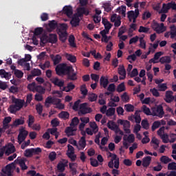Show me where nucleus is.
I'll use <instances>...</instances> for the list:
<instances>
[{"instance_id": "f257e3e1", "label": "nucleus", "mask_w": 176, "mask_h": 176, "mask_svg": "<svg viewBox=\"0 0 176 176\" xmlns=\"http://www.w3.org/2000/svg\"><path fill=\"white\" fill-rule=\"evenodd\" d=\"M12 103L13 104L10 105L9 107L10 112V113H16V112H19V111L24 107L25 101L23 99L16 98L14 96H12Z\"/></svg>"}, {"instance_id": "f03ea898", "label": "nucleus", "mask_w": 176, "mask_h": 176, "mask_svg": "<svg viewBox=\"0 0 176 176\" xmlns=\"http://www.w3.org/2000/svg\"><path fill=\"white\" fill-rule=\"evenodd\" d=\"M71 67L72 66L67 65V64L65 63H60L55 68L56 75H58V76H63V75H67V74L69 72L71 69Z\"/></svg>"}, {"instance_id": "7ed1b4c3", "label": "nucleus", "mask_w": 176, "mask_h": 176, "mask_svg": "<svg viewBox=\"0 0 176 176\" xmlns=\"http://www.w3.org/2000/svg\"><path fill=\"white\" fill-rule=\"evenodd\" d=\"M16 148L13 145L4 146L0 148V159L3 157V155L9 156L12 153H14Z\"/></svg>"}, {"instance_id": "20e7f679", "label": "nucleus", "mask_w": 176, "mask_h": 176, "mask_svg": "<svg viewBox=\"0 0 176 176\" xmlns=\"http://www.w3.org/2000/svg\"><path fill=\"white\" fill-rule=\"evenodd\" d=\"M152 115L153 116H157L160 119L164 116V110L163 109V106L159 104L156 107L152 109Z\"/></svg>"}, {"instance_id": "39448f33", "label": "nucleus", "mask_w": 176, "mask_h": 176, "mask_svg": "<svg viewBox=\"0 0 176 176\" xmlns=\"http://www.w3.org/2000/svg\"><path fill=\"white\" fill-rule=\"evenodd\" d=\"M118 124L123 126L124 131L126 134H130V133H131V131L130 130L131 124L129 121L120 119L118 120Z\"/></svg>"}, {"instance_id": "423d86ee", "label": "nucleus", "mask_w": 176, "mask_h": 176, "mask_svg": "<svg viewBox=\"0 0 176 176\" xmlns=\"http://www.w3.org/2000/svg\"><path fill=\"white\" fill-rule=\"evenodd\" d=\"M91 112V108L87 107V103H82L80 104V110L78 111L79 116L82 115H86Z\"/></svg>"}, {"instance_id": "0eeeda50", "label": "nucleus", "mask_w": 176, "mask_h": 176, "mask_svg": "<svg viewBox=\"0 0 176 176\" xmlns=\"http://www.w3.org/2000/svg\"><path fill=\"white\" fill-rule=\"evenodd\" d=\"M50 82H52L54 86L59 87L60 90L63 91V87H64V85L65 83L64 80L59 79L58 77H54L50 79Z\"/></svg>"}, {"instance_id": "6e6552de", "label": "nucleus", "mask_w": 176, "mask_h": 176, "mask_svg": "<svg viewBox=\"0 0 176 176\" xmlns=\"http://www.w3.org/2000/svg\"><path fill=\"white\" fill-rule=\"evenodd\" d=\"M66 75L68 80H78V72H75L72 66L70 67V70Z\"/></svg>"}, {"instance_id": "1a4fd4ad", "label": "nucleus", "mask_w": 176, "mask_h": 176, "mask_svg": "<svg viewBox=\"0 0 176 176\" xmlns=\"http://www.w3.org/2000/svg\"><path fill=\"white\" fill-rule=\"evenodd\" d=\"M27 135H28V132L25 131L24 128H22L19 131V133L18 135V142L19 144H23L24 141H25V138H27Z\"/></svg>"}, {"instance_id": "9d476101", "label": "nucleus", "mask_w": 176, "mask_h": 176, "mask_svg": "<svg viewBox=\"0 0 176 176\" xmlns=\"http://www.w3.org/2000/svg\"><path fill=\"white\" fill-rule=\"evenodd\" d=\"M89 13L90 12H89V9L83 6L77 8V14L79 17H83V16H89Z\"/></svg>"}, {"instance_id": "9b49d317", "label": "nucleus", "mask_w": 176, "mask_h": 176, "mask_svg": "<svg viewBox=\"0 0 176 176\" xmlns=\"http://www.w3.org/2000/svg\"><path fill=\"white\" fill-rule=\"evenodd\" d=\"M127 16L129 21H131L133 19H137L140 16V10L135 9V11L131 10L127 12Z\"/></svg>"}, {"instance_id": "f8f14e48", "label": "nucleus", "mask_w": 176, "mask_h": 176, "mask_svg": "<svg viewBox=\"0 0 176 176\" xmlns=\"http://www.w3.org/2000/svg\"><path fill=\"white\" fill-rule=\"evenodd\" d=\"M173 93L172 91H166L165 94L164 100L168 104H170L174 101V96H173Z\"/></svg>"}, {"instance_id": "ddd939ff", "label": "nucleus", "mask_w": 176, "mask_h": 176, "mask_svg": "<svg viewBox=\"0 0 176 176\" xmlns=\"http://www.w3.org/2000/svg\"><path fill=\"white\" fill-rule=\"evenodd\" d=\"M63 13L67 16V17H71L74 14V10L71 6H65L63 9Z\"/></svg>"}, {"instance_id": "4468645a", "label": "nucleus", "mask_w": 176, "mask_h": 176, "mask_svg": "<svg viewBox=\"0 0 176 176\" xmlns=\"http://www.w3.org/2000/svg\"><path fill=\"white\" fill-rule=\"evenodd\" d=\"M25 123V120L24 117H21L20 118H16L13 122L12 127H17L18 126H21Z\"/></svg>"}, {"instance_id": "2eb2a0df", "label": "nucleus", "mask_w": 176, "mask_h": 176, "mask_svg": "<svg viewBox=\"0 0 176 176\" xmlns=\"http://www.w3.org/2000/svg\"><path fill=\"white\" fill-rule=\"evenodd\" d=\"M118 74L120 75V80H123L124 79H126V69H124V66H120L118 69Z\"/></svg>"}, {"instance_id": "dca6fc26", "label": "nucleus", "mask_w": 176, "mask_h": 176, "mask_svg": "<svg viewBox=\"0 0 176 176\" xmlns=\"http://www.w3.org/2000/svg\"><path fill=\"white\" fill-rule=\"evenodd\" d=\"M18 162L22 171L28 170V166L25 164V162H27V158H21L18 160Z\"/></svg>"}, {"instance_id": "f3484780", "label": "nucleus", "mask_w": 176, "mask_h": 176, "mask_svg": "<svg viewBox=\"0 0 176 176\" xmlns=\"http://www.w3.org/2000/svg\"><path fill=\"white\" fill-rule=\"evenodd\" d=\"M76 129H74L73 126H67L65 131V133L67 135V137H71L72 135H76Z\"/></svg>"}, {"instance_id": "a211bd4d", "label": "nucleus", "mask_w": 176, "mask_h": 176, "mask_svg": "<svg viewBox=\"0 0 176 176\" xmlns=\"http://www.w3.org/2000/svg\"><path fill=\"white\" fill-rule=\"evenodd\" d=\"M100 85L102 86L104 89H107L108 85H109V80H108V78H106L104 76H102L100 79Z\"/></svg>"}, {"instance_id": "6ab92c4d", "label": "nucleus", "mask_w": 176, "mask_h": 176, "mask_svg": "<svg viewBox=\"0 0 176 176\" xmlns=\"http://www.w3.org/2000/svg\"><path fill=\"white\" fill-rule=\"evenodd\" d=\"M53 63H54V65H57V64H60V63H61V60H62V57L60 56V54H56V56H54V54H52L50 56Z\"/></svg>"}, {"instance_id": "aec40b11", "label": "nucleus", "mask_w": 176, "mask_h": 176, "mask_svg": "<svg viewBox=\"0 0 176 176\" xmlns=\"http://www.w3.org/2000/svg\"><path fill=\"white\" fill-rule=\"evenodd\" d=\"M170 9H171L170 3H163L161 10L159 11V14H160L162 13H168V10H170Z\"/></svg>"}, {"instance_id": "412c9836", "label": "nucleus", "mask_w": 176, "mask_h": 176, "mask_svg": "<svg viewBox=\"0 0 176 176\" xmlns=\"http://www.w3.org/2000/svg\"><path fill=\"white\" fill-rule=\"evenodd\" d=\"M152 161V157L146 156L142 159V166L143 167H149V164H151V162Z\"/></svg>"}, {"instance_id": "4be33fe9", "label": "nucleus", "mask_w": 176, "mask_h": 176, "mask_svg": "<svg viewBox=\"0 0 176 176\" xmlns=\"http://www.w3.org/2000/svg\"><path fill=\"white\" fill-rule=\"evenodd\" d=\"M48 43H57V34H50L48 36Z\"/></svg>"}, {"instance_id": "5701e85b", "label": "nucleus", "mask_w": 176, "mask_h": 176, "mask_svg": "<svg viewBox=\"0 0 176 176\" xmlns=\"http://www.w3.org/2000/svg\"><path fill=\"white\" fill-rule=\"evenodd\" d=\"M74 89H75V85H74L72 82H69L67 87H63L62 88V91H66V93H68L72 90H74Z\"/></svg>"}, {"instance_id": "b1692460", "label": "nucleus", "mask_w": 176, "mask_h": 176, "mask_svg": "<svg viewBox=\"0 0 176 176\" xmlns=\"http://www.w3.org/2000/svg\"><path fill=\"white\" fill-rule=\"evenodd\" d=\"M12 164H8L6 166L5 168L2 169V172L3 173V174H6L8 176L12 175Z\"/></svg>"}, {"instance_id": "393cba45", "label": "nucleus", "mask_w": 176, "mask_h": 176, "mask_svg": "<svg viewBox=\"0 0 176 176\" xmlns=\"http://www.w3.org/2000/svg\"><path fill=\"white\" fill-rule=\"evenodd\" d=\"M79 23H80L79 16H74L70 21V24L72 27H78V25H79Z\"/></svg>"}, {"instance_id": "a878e982", "label": "nucleus", "mask_w": 176, "mask_h": 176, "mask_svg": "<svg viewBox=\"0 0 176 176\" xmlns=\"http://www.w3.org/2000/svg\"><path fill=\"white\" fill-rule=\"evenodd\" d=\"M161 64H170L171 63V58L168 56H162L160 58Z\"/></svg>"}, {"instance_id": "bb28decb", "label": "nucleus", "mask_w": 176, "mask_h": 176, "mask_svg": "<svg viewBox=\"0 0 176 176\" xmlns=\"http://www.w3.org/2000/svg\"><path fill=\"white\" fill-rule=\"evenodd\" d=\"M78 145L80 146L82 149H85L86 148V137L82 136L80 138L79 142H78Z\"/></svg>"}, {"instance_id": "cd10ccee", "label": "nucleus", "mask_w": 176, "mask_h": 176, "mask_svg": "<svg viewBox=\"0 0 176 176\" xmlns=\"http://www.w3.org/2000/svg\"><path fill=\"white\" fill-rule=\"evenodd\" d=\"M58 118H60V119H64V120H67V119L69 118V113H68L67 111H61L58 114Z\"/></svg>"}, {"instance_id": "c85d7f7f", "label": "nucleus", "mask_w": 176, "mask_h": 176, "mask_svg": "<svg viewBox=\"0 0 176 176\" xmlns=\"http://www.w3.org/2000/svg\"><path fill=\"white\" fill-rule=\"evenodd\" d=\"M172 160H171V158H170L166 155H163L160 158L161 163H163L164 164H168V163L172 162Z\"/></svg>"}, {"instance_id": "c756f323", "label": "nucleus", "mask_w": 176, "mask_h": 176, "mask_svg": "<svg viewBox=\"0 0 176 176\" xmlns=\"http://www.w3.org/2000/svg\"><path fill=\"white\" fill-rule=\"evenodd\" d=\"M48 25L50 30H56L57 27H58V24L57 23V21H56V20L50 21Z\"/></svg>"}, {"instance_id": "7c9ffc66", "label": "nucleus", "mask_w": 176, "mask_h": 176, "mask_svg": "<svg viewBox=\"0 0 176 176\" xmlns=\"http://www.w3.org/2000/svg\"><path fill=\"white\" fill-rule=\"evenodd\" d=\"M27 123L28 127H32V125L35 123V118L32 115H29Z\"/></svg>"}, {"instance_id": "2f4dec72", "label": "nucleus", "mask_w": 176, "mask_h": 176, "mask_svg": "<svg viewBox=\"0 0 176 176\" xmlns=\"http://www.w3.org/2000/svg\"><path fill=\"white\" fill-rule=\"evenodd\" d=\"M41 46L43 45H46V43H49V36L44 34L41 38Z\"/></svg>"}, {"instance_id": "473e14b6", "label": "nucleus", "mask_w": 176, "mask_h": 176, "mask_svg": "<svg viewBox=\"0 0 176 176\" xmlns=\"http://www.w3.org/2000/svg\"><path fill=\"white\" fill-rule=\"evenodd\" d=\"M0 76L1 78H4L5 79H9L10 74H9V72H6L5 69H0Z\"/></svg>"}, {"instance_id": "72a5a7b5", "label": "nucleus", "mask_w": 176, "mask_h": 176, "mask_svg": "<svg viewBox=\"0 0 176 176\" xmlns=\"http://www.w3.org/2000/svg\"><path fill=\"white\" fill-rule=\"evenodd\" d=\"M89 126L91 129H92L94 134H96V133H98V126L97 125L96 122H90Z\"/></svg>"}, {"instance_id": "f704fd0d", "label": "nucleus", "mask_w": 176, "mask_h": 176, "mask_svg": "<svg viewBox=\"0 0 176 176\" xmlns=\"http://www.w3.org/2000/svg\"><path fill=\"white\" fill-rule=\"evenodd\" d=\"M117 10L120 14H122V17H126V6H121V7L117 8Z\"/></svg>"}, {"instance_id": "c9c22d12", "label": "nucleus", "mask_w": 176, "mask_h": 176, "mask_svg": "<svg viewBox=\"0 0 176 176\" xmlns=\"http://www.w3.org/2000/svg\"><path fill=\"white\" fill-rule=\"evenodd\" d=\"M35 91L38 93V94H45L46 93V89L41 85H37Z\"/></svg>"}, {"instance_id": "e433bc0d", "label": "nucleus", "mask_w": 176, "mask_h": 176, "mask_svg": "<svg viewBox=\"0 0 176 176\" xmlns=\"http://www.w3.org/2000/svg\"><path fill=\"white\" fill-rule=\"evenodd\" d=\"M97 98H98V96L94 93L89 94L88 96V100L90 102H94V101H97Z\"/></svg>"}, {"instance_id": "4c0bfd02", "label": "nucleus", "mask_w": 176, "mask_h": 176, "mask_svg": "<svg viewBox=\"0 0 176 176\" xmlns=\"http://www.w3.org/2000/svg\"><path fill=\"white\" fill-rule=\"evenodd\" d=\"M140 112H141V110H138L135 113L134 119H135V123H138V124L141 123V116L140 115Z\"/></svg>"}, {"instance_id": "58836bf2", "label": "nucleus", "mask_w": 176, "mask_h": 176, "mask_svg": "<svg viewBox=\"0 0 176 176\" xmlns=\"http://www.w3.org/2000/svg\"><path fill=\"white\" fill-rule=\"evenodd\" d=\"M59 39L64 43L67 41V32H60L59 34Z\"/></svg>"}, {"instance_id": "ea45409f", "label": "nucleus", "mask_w": 176, "mask_h": 176, "mask_svg": "<svg viewBox=\"0 0 176 176\" xmlns=\"http://www.w3.org/2000/svg\"><path fill=\"white\" fill-rule=\"evenodd\" d=\"M116 109L113 107H110L107 110L106 116L108 117L113 116L115 115Z\"/></svg>"}, {"instance_id": "a19ab883", "label": "nucleus", "mask_w": 176, "mask_h": 176, "mask_svg": "<svg viewBox=\"0 0 176 176\" xmlns=\"http://www.w3.org/2000/svg\"><path fill=\"white\" fill-rule=\"evenodd\" d=\"M117 126H118V124H116V123H115V122H113L112 120H109L107 122V127L110 130H112V131L115 130V129L116 128Z\"/></svg>"}, {"instance_id": "79ce46f5", "label": "nucleus", "mask_w": 176, "mask_h": 176, "mask_svg": "<svg viewBox=\"0 0 176 176\" xmlns=\"http://www.w3.org/2000/svg\"><path fill=\"white\" fill-rule=\"evenodd\" d=\"M170 39H174L176 36V26L173 25L170 27Z\"/></svg>"}, {"instance_id": "37998d69", "label": "nucleus", "mask_w": 176, "mask_h": 176, "mask_svg": "<svg viewBox=\"0 0 176 176\" xmlns=\"http://www.w3.org/2000/svg\"><path fill=\"white\" fill-rule=\"evenodd\" d=\"M31 74L32 76H41L42 75V71L39 69H33L31 71Z\"/></svg>"}, {"instance_id": "c03bdc74", "label": "nucleus", "mask_w": 176, "mask_h": 176, "mask_svg": "<svg viewBox=\"0 0 176 176\" xmlns=\"http://www.w3.org/2000/svg\"><path fill=\"white\" fill-rule=\"evenodd\" d=\"M124 109L126 112H134V105L131 104H124Z\"/></svg>"}, {"instance_id": "a18cd8bd", "label": "nucleus", "mask_w": 176, "mask_h": 176, "mask_svg": "<svg viewBox=\"0 0 176 176\" xmlns=\"http://www.w3.org/2000/svg\"><path fill=\"white\" fill-rule=\"evenodd\" d=\"M66 58L68 61H70V63H76V56L74 55L66 54Z\"/></svg>"}, {"instance_id": "49530a36", "label": "nucleus", "mask_w": 176, "mask_h": 176, "mask_svg": "<svg viewBox=\"0 0 176 176\" xmlns=\"http://www.w3.org/2000/svg\"><path fill=\"white\" fill-rule=\"evenodd\" d=\"M102 8H104L105 12H107V13H109V12L112 10V6L111 5V3H104Z\"/></svg>"}, {"instance_id": "de8ad7c7", "label": "nucleus", "mask_w": 176, "mask_h": 176, "mask_svg": "<svg viewBox=\"0 0 176 176\" xmlns=\"http://www.w3.org/2000/svg\"><path fill=\"white\" fill-rule=\"evenodd\" d=\"M118 93H122V91H124L126 90V86L124 85V82H121L117 87Z\"/></svg>"}, {"instance_id": "09e8293b", "label": "nucleus", "mask_w": 176, "mask_h": 176, "mask_svg": "<svg viewBox=\"0 0 176 176\" xmlns=\"http://www.w3.org/2000/svg\"><path fill=\"white\" fill-rule=\"evenodd\" d=\"M157 89L159 91H166V90H167V89L168 88L167 87L166 83H162V84H159L157 85Z\"/></svg>"}, {"instance_id": "8fccbe9b", "label": "nucleus", "mask_w": 176, "mask_h": 176, "mask_svg": "<svg viewBox=\"0 0 176 176\" xmlns=\"http://www.w3.org/2000/svg\"><path fill=\"white\" fill-rule=\"evenodd\" d=\"M69 43L71 47H76V44L75 43V36L71 35L69 38Z\"/></svg>"}, {"instance_id": "3c124183", "label": "nucleus", "mask_w": 176, "mask_h": 176, "mask_svg": "<svg viewBox=\"0 0 176 176\" xmlns=\"http://www.w3.org/2000/svg\"><path fill=\"white\" fill-rule=\"evenodd\" d=\"M36 84L35 82H32L30 84H28V89L30 90V91H33V93H35V90L36 89Z\"/></svg>"}, {"instance_id": "603ef678", "label": "nucleus", "mask_w": 176, "mask_h": 176, "mask_svg": "<svg viewBox=\"0 0 176 176\" xmlns=\"http://www.w3.org/2000/svg\"><path fill=\"white\" fill-rule=\"evenodd\" d=\"M57 168L59 173H64V171H65V164L58 163L57 165Z\"/></svg>"}, {"instance_id": "864d4df0", "label": "nucleus", "mask_w": 176, "mask_h": 176, "mask_svg": "<svg viewBox=\"0 0 176 176\" xmlns=\"http://www.w3.org/2000/svg\"><path fill=\"white\" fill-rule=\"evenodd\" d=\"M14 74L18 79H21L24 76V73L21 70L16 69Z\"/></svg>"}, {"instance_id": "5fc2aeb1", "label": "nucleus", "mask_w": 176, "mask_h": 176, "mask_svg": "<svg viewBox=\"0 0 176 176\" xmlns=\"http://www.w3.org/2000/svg\"><path fill=\"white\" fill-rule=\"evenodd\" d=\"M161 124H162L160 123V121H155L153 123V125L151 126L152 131H155V130H156V129H159V127H160Z\"/></svg>"}, {"instance_id": "6e6d98bb", "label": "nucleus", "mask_w": 176, "mask_h": 176, "mask_svg": "<svg viewBox=\"0 0 176 176\" xmlns=\"http://www.w3.org/2000/svg\"><path fill=\"white\" fill-rule=\"evenodd\" d=\"M24 155L26 157H32L34 156L32 148H28L25 151Z\"/></svg>"}, {"instance_id": "4d7b16f0", "label": "nucleus", "mask_w": 176, "mask_h": 176, "mask_svg": "<svg viewBox=\"0 0 176 176\" xmlns=\"http://www.w3.org/2000/svg\"><path fill=\"white\" fill-rule=\"evenodd\" d=\"M78 124H79V118H78V117H74L72 120V122L70 123V126L75 127V126H78Z\"/></svg>"}, {"instance_id": "13d9d810", "label": "nucleus", "mask_w": 176, "mask_h": 176, "mask_svg": "<svg viewBox=\"0 0 176 176\" xmlns=\"http://www.w3.org/2000/svg\"><path fill=\"white\" fill-rule=\"evenodd\" d=\"M142 109L145 115H147L148 116H151V109L146 107V105H143Z\"/></svg>"}, {"instance_id": "bf43d9fd", "label": "nucleus", "mask_w": 176, "mask_h": 176, "mask_svg": "<svg viewBox=\"0 0 176 176\" xmlns=\"http://www.w3.org/2000/svg\"><path fill=\"white\" fill-rule=\"evenodd\" d=\"M151 16H152V14H151L148 11H145L142 14V20H148V19H151Z\"/></svg>"}, {"instance_id": "052dcab7", "label": "nucleus", "mask_w": 176, "mask_h": 176, "mask_svg": "<svg viewBox=\"0 0 176 176\" xmlns=\"http://www.w3.org/2000/svg\"><path fill=\"white\" fill-rule=\"evenodd\" d=\"M80 91H81V94H82V96H87V88H86V85H82L80 87Z\"/></svg>"}, {"instance_id": "680f3d73", "label": "nucleus", "mask_w": 176, "mask_h": 176, "mask_svg": "<svg viewBox=\"0 0 176 176\" xmlns=\"http://www.w3.org/2000/svg\"><path fill=\"white\" fill-rule=\"evenodd\" d=\"M36 111H37V113L38 115H42V112H43V106L41 104H38L36 105Z\"/></svg>"}, {"instance_id": "e2e57ef3", "label": "nucleus", "mask_w": 176, "mask_h": 176, "mask_svg": "<svg viewBox=\"0 0 176 176\" xmlns=\"http://www.w3.org/2000/svg\"><path fill=\"white\" fill-rule=\"evenodd\" d=\"M142 126L145 130H148L149 129V122H148V120H143L141 122Z\"/></svg>"}, {"instance_id": "0e129e2a", "label": "nucleus", "mask_w": 176, "mask_h": 176, "mask_svg": "<svg viewBox=\"0 0 176 176\" xmlns=\"http://www.w3.org/2000/svg\"><path fill=\"white\" fill-rule=\"evenodd\" d=\"M42 32H43V28H36L34 30V35L38 36V35H41Z\"/></svg>"}, {"instance_id": "69168bd1", "label": "nucleus", "mask_w": 176, "mask_h": 176, "mask_svg": "<svg viewBox=\"0 0 176 176\" xmlns=\"http://www.w3.org/2000/svg\"><path fill=\"white\" fill-rule=\"evenodd\" d=\"M121 100L123 101V102H129L130 98L129 97V95H127V94L126 92H124L121 96Z\"/></svg>"}, {"instance_id": "338daca9", "label": "nucleus", "mask_w": 176, "mask_h": 176, "mask_svg": "<svg viewBox=\"0 0 176 176\" xmlns=\"http://www.w3.org/2000/svg\"><path fill=\"white\" fill-rule=\"evenodd\" d=\"M51 124L52 127H57L58 126L60 125V121L57 118H54L51 121Z\"/></svg>"}, {"instance_id": "774afa93", "label": "nucleus", "mask_w": 176, "mask_h": 176, "mask_svg": "<svg viewBox=\"0 0 176 176\" xmlns=\"http://www.w3.org/2000/svg\"><path fill=\"white\" fill-rule=\"evenodd\" d=\"M168 170H175L176 171V163L171 162L168 164Z\"/></svg>"}]
</instances>
